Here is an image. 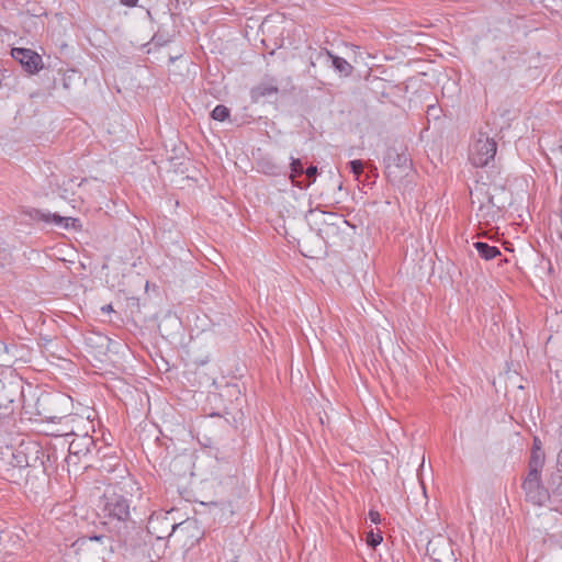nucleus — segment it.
<instances>
[{
	"label": "nucleus",
	"instance_id": "f257e3e1",
	"mask_svg": "<svg viewBox=\"0 0 562 562\" xmlns=\"http://www.w3.org/2000/svg\"><path fill=\"white\" fill-rule=\"evenodd\" d=\"M310 221L317 226L318 235L326 243H336L349 226L341 215L324 211H310Z\"/></svg>",
	"mask_w": 562,
	"mask_h": 562
},
{
	"label": "nucleus",
	"instance_id": "f03ea898",
	"mask_svg": "<svg viewBox=\"0 0 562 562\" xmlns=\"http://www.w3.org/2000/svg\"><path fill=\"white\" fill-rule=\"evenodd\" d=\"M542 469L543 467L528 465V472L521 484L526 501L537 506H543L547 502H549V490H552L548 482V486L542 483ZM555 490L557 488H553V491Z\"/></svg>",
	"mask_w": 562,
	"mask_h": 562
},
{
	"label": "nucleus",
	"instance_id": "7ed1b4c3",
	"mask_svg": "<svg viewBox=\"0 0 562 562\" xmlns=\"http://www.w3.org/2000/svg\"><path fill=\"white\" fill-rule=\"evenodd\" d=\"M181 526L175 522L167 514L151 515L147 522V532L155 539L157 548L156 558L159 559L167 548V539Z\"/></svg>",
	"mask_w": 562,
	"mask_h": 562
},
{
	"label": "nucleus",
	"instance_id": "20e7f679",
	"mask_svg": "<svg viewBox=\"0 0 562 562\" xmlns=\"http://www.w3.org/2000/svg\"><path fill=\"white\" fill-rule=\"evenodd\" d=\"M496 150L495 139L486 133L479 132L470 146L469 159L474 167L482 168L494 160Z\"/></svg>",
	"mask_w": 562,
	"mask_h": 562
},
{
	"label": "nucleus",
	"instance_id": "39448f33",
	"mask_svg": "<svg viewBox=\"0 0 562 562\" xmlns=\"http://www.w3.org/2000/svg\"><path fill=\"white\" fill-rule=\"evenodd\" d=\"M102 510L104 517L120 522L130 519V502L123 495L116 493L104 494Z\"/></svg>",
	"mask_w": 562,
	"mask_h": 562
},
{
	"label": "nucleus",
	"instance_id": "423d86ee",
	"mask_svg": "<svg viewBox=\"0 0 562 562\" xmlns=\"http://www.w3.org/2000/svg\"><path fill=\"white\" fill-rule=\"evenodd\" d=\"M386 177L391 182H395L398 178L407 176L412 167V160L406 153H397L389 149L386 157Z\"/></svg>",
	"mask_w": 562,
	"mask_h": 562
},
{
	"label": "nucleus",
	"instance_id": "0eeeda50",
	"mask_svg": "<svg viewBox=\"0 0 562 562\" xmlns=\"http://www.w3.org/2000/svg\"><path fill=\"white\" fill-rule=\"evenodd\" d=\"M11 56L30 75L37 74L44 67L42 56L33 49L14 47L11 49Z\"/></svg>",
	"mask_w": 562,
	"mask_h": 562
},
{
	"label": "nucleus",
	"instance_id": "6e6552de",
	"mask_svg": "<svg viewBox=\"0 0 562 562\" xmlns=\"http://www.w3.org/2000/svg\"><path fill=\"white\" fill-rule=\"evenodd\" d=\"M310 58L312 66H315L314 60L324 63L330 61L335 70L346 77L350 76L353 70V67L345 58L335 56L327 49L317 50L313 55H311Z\"/></svg>",
	"mask_w": 562,
	"mask_h": 562
},
{
	"label": "nucleus",
	"instance_id": "1a4fd4ad",
	"mask_svg": "<svg viewBox=\"0 0 562 562\" xmlns=\"http://www.w3.org/2000/svg\"><path fill=\"white\" fill-rule=\"evenodd\" d=\"M544 463L546 453L542 448V441L539 437H533L528 465L544 467Z\"/></svg>",
	"mask_w": 562,
	"mask_h": 562
},
{
	"label": "nucleus",
	"instance_id": "9d476101",
	"mask_svg": "<svg viewBox=\"0 0 562 562\" xmlns=\"http://www.w3.org/2000/svg\"><path fill=\"white\" fill-rule=\"evenodd\" d=\"M481 258L492 260L501 255V250L496 246H491L484 241H476L473 244Z\"/></svg>",
	"mask_w": 562,
	"mask_h": 562
},
{
	"label": "nucleus",
	"instance_id": "9b49d317",
	"mask_svg": "<svg viewBox=\"0 0 562 562\" xmlns=\"http://www.w3.org/2000/svg\"><path fill=\"white\" fill-rule=\"evenodd\" d=\"M94 446V442L91 437H82L78 440L71 441L69 446V451L72 454H79V453H89L90 448Z\"/></svg>",
	"mask_w": 562,
	"mask_h": 562
},
{
	"label": "nucleus",
	"instance_id": "f8f14e48",
	"mask_svg": "<svg viewBox=\"0 0 562 562\" xmlns=\"http://www.w3.org/2000/svg\"><path fill=\"white\" fill-rule=\"evenodd\" d=\"M12 464L15 468L24 469V468H35V463H32L25 452V449L23 446H20L13 453H12Z\"/></svg>",
	"mask_w": 562,
	"mask_h": 562
},
{
	"label": "nucleus",
	"instance_id": "ddd939ff",
	"mask_svg": "<svg viewBox=\"0 0 562 562\" xmlns=\"http://www.w3.org/2000/svg\"><path fill=\"white\" fill-rule=\"evenodd\" d=\"M549 486L560 488L562 486V447L558 453L555 470L548 477Z\"/></svg>",
	"mask_w": 562,
	"mask_h": 562
},
{
	"label": "nucleus",
	"instance_id": "4468645a",
	"mask_svg": "<svg viewBox=\"0 0 562 562\" xmlns=\"http://www.w3.org/2000/svg\"><path fill=\"white\" fill-rule=\"evenodd\" d=\"M305 169L303 168V164L301 159L291 157V180L296 186V178L304 175Z\"/></svg>",
	"mask_w": 562,
	"mask_h": 562
},
{
	"label": "nucleus",
	"instance_id": "2eb2a0df",
	"mask_svg": "<svg viewBox=\"0 0 562 562\" xmlns=\"http://www.w3.org/2000/svg\"><path fill=\"white\" fill-rule=\"evenodd\" d=\"M42 218L46 222H53L54 224L56 225H59V226H64V227H68V222L71 221L72 224H75L76 222H78L77 218H72V217H63L58 214H47V215H42Z\"/></svg>",
	"mask_w": 562,
	"mask_h": 562
},
{
	"label": "nucleus",
	"instance_id": "dca6fc26",
	"mask_svg": "<svg viewBox=\"0 0 562 562\" xmlns=\"http://www.w3.org/2000/svg\"><path fill=\"white\" fill-rule=\"evenodd\" d=\"M211 116L215 121L223 122L226 119H228V116H229V109L227 106L223 105V104H218V105H216L213 109V111L211 113Z\"/></svg>",
	"mask_w": 562,
	"mask_h": 562
},
{
	"label": "nucleus",
	"instance_id": "f3484780",
	"mask_svg": "<svg viewBox=\"0 0 562 562\" xmlns=\"http://www.w3.org/2000/svg\"><path fill=\"white\" fill-rule=\"evenodd\" d=\"M304 175L306 176L305 182H296V186L300 188H307L316 180L317 175V167L316 166H310L305 169Z\"/></svg>",
	"mask_w": 562,
	"mask_h": 562
},
{
	"label": "nucleus",
	"instance_id": "a211bd4d",
	"mask_svg": "<svg viewBox=\"0 0 562 562\" xmlns=\"http://www.w3.org/2000/svg\"><path fill=\"white\" fill-rule=\"evenodd\" d=\"M350 171L355 175L356 179L359 180L362 171H363V162L361 160H351L349 162Z\"/></svg>",
	"mask_w": 562,
	"mask_h": 562
},
{
	"label": "nucleus",
	"instance_id": "6ab92c4d",
	"mask_svg": "<svg viewBox=\"0 0 562 562\" xmlns=\"http://www.w3.org/2000/svg\"><path fill=\"white\" fill-rule=\"evenodd\" d=\"M445 547L448 551V554L446 558L436 557V550L432 551V559L435 562H449V561H456L453 558V551L451 549V546L449 543H445Z\"/></svg>",
	"mask_w": 562,
	"mask_h": 562
},
{
	"label": "nucleus",
	"instance_id": "aec40b11",
	"mask_svg": "<svg viewBox=\"0 0 562 562\" xmlns=\"http://www.w3.org/2000/svg\"><path fill=\"white\" fill-rule=\"evenodd\" d=\"M8 352V346L0 341V366H5Z\"/></svg>",
	"mask_w": 562,
	"mask_h": 562
},
{
	"label": "nucleus",
	"instance_id": "412c9836",
	"mask_svg": "<svg viewBox=\"0 0 562 562\" xmlns=\"http://www.w3.org/2000/svg\"><path fill=\"white\" fill-rule=\"evenodd\" d=\"M258 90L260 91V95H269L278 92V88L274 86H261L258 87Z\"/></svg>",
	"mask_w": 562,
	"mask_h": 562
},
{
	"label": "nucleus",
	"instance_id": "4be33fe9",
	"mask_svg": "<svg viewBox=\"0 0 562 562\" xmlns=\"http://www.w3.org/2000/svg\"><path fill=\"white\" fill-rule=\"evenodd\" d=\"M382 541V537L380 535H374V533H371L368 538H367V542L370 547L372 548H375L378 544H380Z\"/></svg>",
	"mask_w": 562,
	"mask_h": 562
},
{
	"label": "nucleus",
	"instance_id": "5701e85b",
	"mask_svg": "<svg viewBox=\"0 0 562 562\" xmlns=\"http://www.w3.org/2000/svg\"><path fill=\"white\" fill-rule=\"evenodd\" d=\"M369 517H370L372 522H374V524L380 522V514L378 512L370 510Z\"/></svg>",
	"mask_w": 562,
	"mask_h": 562
},
{
	"label": "nucleus",
	"instance_id": "b1692460",
	"mask_svg": "<svg viewBox=\"0 0 562 562\" xmlns=\"http://www.w3.org/2000/svg\"><path fill=\"white\" fill-rule=\"evenodd\" d=\"M120 2L125 7L133 8L137 5L138 0H120Z\"/></svg>",
	"mask_w": 562,
	"mask_h": 562
},
{
	"label": "nucleus",
	"instance_id": "393cba45",
	"mask_svg": "<svg viewBox=\"0 0 562 562\" xmlns=\"http://www.w3.org/2000/svg\"><path fill=\"white\" fill-rule=\"evenodd\" d=\"M89 539L102 542L104 539H108V537L104 535H99V536H91V537H89Z\"/></svg>",
	"mask_w": 562,
	"mask_h": 562
},
{
	"label": "nucleus",
	"instance_id": "a878e982",
	"mask_svg": "<svg viewBox=\"0 0 562 562\" xmlns=\"http://www.w3.org/2000/svg\"><path fill=\"white\" fill-rule=\"evenodd\" d=\"M102 311H103V312H110V311H112V305H105V306H103V307H102Z\"/></svg>",
	"mask_w": 562,
	"mask_h": 562
},
{
	"label": "nucleus",
	"instance_id": "bb28decb",
	"mask_svg": "<svg viewBox=\"0 0 562 562\" xmlns=\"http://www.w3.org/2000/svg\"><path fill=\"white\" fill-rule=\"evenodd\" d=\"M232 562H238V558H237V557H235V558L232 560Z\"/></svg>",
	"mask_w": 562,
	"mask_h": 562
}]
</instances>
